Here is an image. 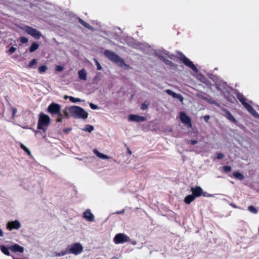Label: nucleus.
<instances>
[{
  "instance_id": "nucleus-1",
  "label": "nucleus",
  "mask_w": 259,
  "mask_h": 259,
  "mask_svg": "<svg viewBox=\"0 0 259 259\" xmlns=\"http://www.w3.org/2000/svg\"><path fill=\"white\" fill-rule=\"evenodd\" d=\"M70 115L76 119H86L88 113L82 108L77 106H72L68 108Z\"/></svg>"
},
{
  "instance_id": "nucleus-2",
  "label": "nucleus",
  "mask_w": 259,
  "mask_h": 259,
  "mask_svg": "<svg viewBox=\"0 0 259 259\" xmlns=\"http://www.w3.org/2000/svg\"><path fill=\"white\" fill-rule=\"evenodd\" d=\"M104 54L111 61L117 64L121 67L125 69H128L129 68V66L124 62L123 59L116 54L114 52L110 50H106L104 51Z\"/></svg>"
},
{
  "instance_id": "nucleus-3",
  "label": "nucleus",
  "mask_w": 259,
  "mask_h": 259,
  "mask_svg": "<svg viewBox=\"0 0 259 259\" xmlns=\"http://www.w3.org/2000/svg\"><path fill=\"white\" fill-rule=\"evenodd\" d=\"M50 123V117L44 113H40L38 119V128L41 130L45 132L47 130V127L49 125Z\"/></svg>"
},
{
  "instance_id": "nucleus-4",
  "label": "nucleus",
  "mask_w": 259,
  "mask_h": 259,
  "mask_svg": "<svg viewBox=\"0 0 259 259\" xmlns=\"http://www.w3.org/2000/svg\"><path fill=\"white\" fill-rule=\"evenodd\" d=\"M238 99L244 107L255 117L258 118L259 114L253 109L249 102L243 95H238Z\"/></svg>"
},
{
  "instance_id": "nucleus-5",
  "label": "nucleus",
  "mask_w": 259,
  "mask_h": 259,
  "mask_svg": "<svg viewBox=\"0 0 259 259\" xmlns=\"http://www.w3.org/2000/svg\"><path fill=\"white\" fill-rule=\"evenodd\" d=\"M20 28L35 39H39L42 36V34L39 30L30 26L24 25Z\"/></svg>"
},
{
  "instance_id": "nucleus-6",
  "label": "nucleus",
  "mask_w": 259,
  "mask_h": 259,
  "mask_svg": "<svg viewBox=\"0 0 259 259\" xmlns=\"http://www.w3.org/2000/svg\"><path fill=\"white\" fill-rule=\"evenodd\" d=\"M67 249L68 253L77 255L82 252L83 247L81 243L76 242L69 245Z\"/></svg>"
},
{
  "instance_id": "nucleus-7",
  "label": "nucleus",
  "mask_w": 259,
  "mask_h": 259,
  "mask_svg": "<svg viewBox=\"0 0 259 259\" xmlns=\"http://www.w3.org/2000/svg\"><path fill=\"white\" fill-rule=\"evenodd\" d=\"M113 241L115 244L123 243L130 241L129 237L123 233H119L115 235Z\"/></svg>"
},
{
  "instance_id": "nucleus-8",
  "label": "nucleus",
  "mask_w": 259,
  "mask_h": 259,
  "mask_svg": "<svg viewBox=\"0 0 259 259\" xmlns=\"http://www.w3.org/2000/svg\"><path fill=\"white\" fill-rule=\"evenodd\" d=\"M60 109V105L55 103L51 104L48 107L49 112L52 114H58L59 115H61Z\"/></svg>"
},
{
  "instance_id": "nucleus-9",
  "label": "nucleus",
  "mask_w": 259,
  "mask_h": 259,
  "mask_svg": "<svg viewBox=\"0 0 259 259\" xmlns=\"http://www.w3.org/2000/svg\"><path fill=\"white\" fill-rule=\"evenodd\" d=\"M180 119L182 123L185 124L187 126L189 127L192 126L190 118L185 113L183 112H180Z\"/></svg>"
},
{
  "instance_id": "nucleus-10",
  "label": "nucleus",
  "mask_w": 259,
  "mask_h": 259,
  "mask_svg": "<svg viewBox=\"0 0 259 259\" xmlns=\"http://www.w3.org/2000/svg\"><path fill=\"white\" fill-rule=\"evenodd\" d=\"M181 59L182 61V62L185 64V65L190 67L195 72H198L197 68L190 59H189L184 55L181 56Z\"/></svg>"
},
{
  "instance_id": "nucleus-11",
  "label": "nucleus",
  "mask_w": 259,
  "mask_h": 259,
  "mask_svg": "<svg viewBox=\"0 0 259 259\" xmlns=\"http://www.w3.org/2000/svg\"><path fill=\"white\" fill-rule=\"evenodd\" d=\"M82 217L87 221L93 222L95 220V215L92 212L90 209H86L82 213Z\"/></svg>"
},
{
  "instance_id": "nucleus-12",
  "label": "nucleus",
  "mask_w": 259,
  "mask_h": 259,
  "mask_svg": "<svg viewBox=\"0 0 259 259\" xmlns=\"http://www.w3.org/2000/svg\"><path fill=\"white\" fill-rule=\"evenodd\" d=\"M128 120L131 121L140 122L145 121L146 118L137 114H131L128 116Z\"/></svg>"
},
{
  "instance_id": "nucleus-13",
  "label": "nucleus",
  "mask_w": 259,
  "mask_h": 259,
  "mask_svg": "<svg viewBox=\"0 0 259 259\" xmlns=\"http://www.w3.org/2000/svg\"><path fill=\"white\" fill-rule=\"evenodd\" d=\"M191 191L192 194L195 197H200L201 195H203V189L199 186H196L195 187L191 188Z\"/></svg>"
},
{
  "instance_id": "nucleus-14",
  "label": "nucleus",
  "mask_w": 259,
  "mask_h": 259,
  "mask_svg": "<svg viewBox=\"0 0 259 259\" xmlns=\"http://www.w3.org/2000/svg\"><path fill=\"white\" fill-rule=\"evenodd\" d=\"M165 92L168 95L171 96L174 98L177 99L181 103H183L184 98L181 95L177 94L170 90H166Z\"/></svg>"
},
{
  "instance_id": "nucleus-15",
  "label": "nucleus",
  "mask_w": 259,
  "mask_h": 259,
  "mask_svg": "<svg viewBox=\"0 0 259 259\" xmlns=\"http://www.w3.org/2000/svg\"><path fill=\"white\" fill-rule=\"evenodd\" d=\"M93 152L100 159H104V160H109L111 158V157H110L107 155H105L102 153H101L98 150H97L96 149H94L93 150Z\"/></svg>"
},
{
  "instance_id": "nucleus-16",
  "label": "nucleus",
  "mask_w": 259,
  "mask_h": 259,
  "mask_svg": "<svg viewBox=\"0 0 259 259\" xmlns=\"http://www.w3.org/2000/svg\"><path fill=\"white\" fill-rule=\"evenodd\" d=\"M79 78L83 80H86L87 79V72L84 69H81L78 71Z\"/></svg>"
},
{
  "instance_id": "nucleus-17",
  "label": "nucleus",
  "mask_w": 259,
  "mask_h": 259,
  "mask_svg": "<svg viewBox=\"0 0 259 259\" xmlns=\"http://www.w3.org/2000/svg\"><path fill=\"white\" fill-rule=\"evenodd\" d=\"M7 228L11 231L16 228V221L10 222L7 224Z\"/></svg>"
},
{
  "instance_id": "nucleus-18",
  "label": "nucleus",
  "mask_w": 259,
  "mask_h": 259,
  "mask_svg": "<svg viewBox=\"0 0 259 259\" xmlns=\"http://www.w3.org/2000/svg\"><path fill=\"white\" fill-rule=\"evenodd\" d=\"M195 197L193 195H189L185 198V202L187 204H190L191 202L194 200Z\"/></svg>"
},
{
  "instance_id": "nucleus-19",
  "label": "nucleus",
  "mask_w": 259,
  "mask_h": 259,
  "mask_svg": "<svg viewBox=\"0 0 259 259\" xmlns=\"http://www.w3.org/2000/svg\"><path fill=\"white\" fill-rule=\"evenodd\" d=\"M157 55L159 57V58L163 60V61H165V56H166V57H167L168 58H172V55L169 54L168 53H166V52H164L163 53V54H157Z\"/></svg>"
},
{
  "instance_id": "nucleus-20",
  "label": "nucleus",
  "mask_w": 259,
  "mask_h": 259,
  "mask_svg": "<svg viewBox=\"0 0 259 259\" xmlns=\"http://www.w3.org/2000/svg\"><path fill=\"white\" fill-rule=\"evenodd\" d=\"M39 48V44L36 42H33L29 48V52L32 53L36 51Z\"/></svg>"
},
{
  "instance_id": "nucleus-21",
  "label": "nucleus",
  "mask_w": 259,
  "mask_h": 259,
  "mask_svg": "<svg viewBox=\"0 0 259 259\" xmlns=\"http://www.w3.org/2000/svg\"><path fill=\"white\" fill-rule=\"evenodd\" d=\"M234 177L236 179L242 180L244 178V177L240 172L238 171H235L233 174Z\"/></svg>"
},
{
  "instance_id": "nucleus-22",
  "label": "nucleus",
  "mask_w": 259,
  "mask_h": 259,
  "mask_svg": "<svg viewBox=\"0 0 259 259\" xmlns=\"http://www.w3.org/2000/svg\"><path fill=\"white\" fill-rule=\"evenodd\" d=\"M37 63V60L36 59H33L32 60H31L28 65V67L29 68H34V66L35 65H36Z\"/></svg>"
},
{
  "instance_id": "nucleus-23",
  "label": "nucleus",
  "mask_w": 259,
  "mask_h": 259,
  "mask_svg": "<svg viewBox=\"0 0 259 259\" xmlns=\"http://www.w3.org/2000/svg\"><path fill=\"white\" fill-rule=\"evenodd\" d=\"M94 130V126L91 125H90V124L86 125L84 128H82V131H85V132H91Z\"/></svg>"
},
{
  "instance_id": "nucleus-24",
  "label": "nucleus",
  "mask_w": 259,
  "mask_h": 259,
  "mask_svg": "<svg viewBox=\"0 0 259 259\" xmlns=\"http://www.w3.org/2000/svg\"><path fill=\"white\" fill-rule=\"evenodd\" d=\"M1 250L6 255H9L10 252L9 251V248L5 246H1Z\"/></svg>"
},
{
  "instance_id": "nucleus-25",
  "label": "nucleus",
  "mask_w": 259,
  "mask_h": 259,
  "mask_svg": "<svg viewBox=\"0 0 259 259\" xmlns=\"http://www.w3.org/2000/svg\"><path fill=\"white\" fill-rule=\"evenodd\" d=\"M21 148L24 150V152H26L28 155H31V152L30 150L24 145L21 144H20Z\"/></svg>"
},
{
  "instance_id": "nucleus-26",
  "label": "nucleus",
  "mask_w": 259,
  "mask_h": 259,
  "mask_svg": "<svg viewBox=\"0 0 259 259\" xmlns=\"http://www.w3.org/2000/svg\"><path fill=\"white\" fill-rule=\"evenodd\" d=\"M225 116L226 118H227L229 120L233 121L235 122V119L234 118V117L232 115V114L228 111L226 112V115Z\"/></svg>"
},
{
  "instance_id": "nucleus-27",
  "label": "nucleus",
  "mask_w": 259,
  "mask_h": 259,
  "mask_svg": "<svg viewBox=\"0 0 259 259\" xmlns=\"http://www.w3.org/2000/svg\"><path fill=\"white\" fill-rule=\"evenodd\" d=\"M48 70V67L46 65H42L38 67V71L42 74L45 73Z\"/></svg>"
},
{
  "instance_id": "nucleus-28",
  "label": "nucleus",
  "mask_w": 259,
  "mask_h": 259,
  "mask_svg": "<svg viewBox=\"0 0 259 259\" xmlns=\"http://www.w3.org/2000/svg\"><path fill=\"white\" fill-rule=\"evenodd\" d=\"M248 209L252 213L254 214H256L257 213V210L255 207L253 206H249L248 207Z\"/></svg>"
},
{
  "instance_id": "nucleus-29",
  "label": "nucleus",
  "mask_w": 259,
  "mask_h": 259,
  "mask_svg": "<svg viewBox=\"0 0 259 259\" xmlns=\"http://www.w3.org/2000/svg\"><path fill=\"white\" fill-rule=\"evenodd\" d=\"M70 101L72 102V103H77V102H81L82 101L81 99H80L79 98H74L73 97H71V98H70Z\"/></svg>"
},
{
  "instance_id": "nucleus-30",
  "label": "nucleus",
  "mask_w": 259,
  "mask_h": 259,
  "mask_svg": "<svg viewBox=\"0 0 259 259\" xmlns=\"http://www.w3.org/2000/svg\"><path fill=\"white\" fill-rule=\"evenodd\" d=\"M223 171L228 172L231 170V167L230 166H224L221 167Z\"/></svg>"
},
{
  "instance_id": "nucleus-31",
  "label": "nucleus",
  "mask_w": 259,
  "mask_h": 259,
  "mask_svg": "<svg viewBox=\"0 0 259 259\" xmlns=\"http://www.w3.org/2000/svg\"><path fill=\"white\" fill-rule=\"evenodd\" d=\"M79 22L84 27H85L87 28H90V29H92V27H91L90 26V25H89L87 23H86L85 22L83 21V20L80 19L79 20Z\"/></svg>"
},
{
  "instance_id": "nucleus-32",
  "label": "nucleus",
  "mask_w": 259,
  "mask_h": 259,
  "mask_svg": "<svg viewBox=\"0 0 259 259\" xmlns=\"http://www.w3.org/2000/svg\"><path fill=\"white\" fill-rule=\"evenodd\" d=\"M21 44H26L28 42V39L25 37H22L20 38Z\"/></svg>"
},
{
  "instance_id": "nucleus-33",
  "label": "nucleus",
  "mask_w": 259,
  "mask_h": 259,
  "mask_svg": "<svg viewBox=\"0 0 259 259\" xmlns=\"http://www.w3.org/2000/svg\"><path fill=\"white\" fill-rule=\"evenodd\" d=\"M94 60L96 64L97 67V70H101L102 69V66L100 65V63L98 62V61L96 59H94Z\"/></svg>"
},
{
  "instance_id": "nucleus-34",
  "label": "nucleus",
  "mask_w": 259,
  "mask_h": 259,
  "mask_svg": "<svg viewBox=\"0 0 259 259\" xmlns=\"http://www.w3.org/2000/svg\"><path fill=\"white\" fill-rule=\"evenodd\" d=\"M55 70L58 72H61L64 70V67L60 65H56L55 67Z\"/></svg>"
},
{
  "instance_id": "nucleus-35",
  "label": "nucleus",
  "mask_w": 259,
  "mask_h": 259,
  "mask_svg": "<svg viewBox=\"0 0 259 259\" xmlns=\"http://www.w3.org/2000/svg\"><path fill=\"white\" fill-rule=\"evenodd\" d=\"M16 51V48L14 47H11L10 49L8 51L7 53L9 55L12 54Z\"/></svg>"
},
{
  "instance_id": "nucleus-36",
  "label": "nucleus",
  "mask_w": 259,
  "mask_h": 259,
  "mask_svg": "<svg viewBox=\"0 0 259 259\" xmlns=\"http://www.w3.org/2000/svg\"><path fill=\"white\" fill-rule=\"evenodd\" d=\"M90 106L91 108L93 110H96L98 108V107L97 105H96L92 103H90Z\"/></svg>"
},
{
  "instance_id": "nucleus-37",
  "label": "nucleus",
  "mask_w": 259,
  "mask_h": 259,
  "mask_svg": "<svg viewBox=\"0 0 259 259\" xmlns=\"http://www.w3.org/2000/svg\"><path fill=\"white\" fill-rule=\"evenodd\" d=\"M24 248L22 246L17 245V252H23L24 251Z\"/></svg>"
},
{
  "instance_id": "nucleus-38",
  "label": "nucleus",
  "mask_w": 259,
  "mask_h": 259,
  "mask_svg": "<svg viewBox=\"0 0 259 259\" xmlns=\"http://www.w3.org/2000/svg\"><path fill=\"white\" fill-rule=\"evenodd\" d=\"M141 108L143 110H145L148 108V105L146 103H142Z\"/></svg>"
},
{
  "instance_id": "nucleus-39",
  "label": "nucleus",
  "mask_w": 259,
  "mask_h": 259,
  "mask_svg": "<svg viewBox=\"0 0 259 259\" xmlns=\"http://www.w3.org/2000/svg\"><path fill=\"white\" fill-rule=\"evenodd\" d=\"M67 253H68V250H67L66 251H62V252H60L59 253L57 254V255L59 256H63V255L66 254Z\"/></svg>"
},
{
  "instance_id": "nucleus-40",
  "label": "nucleus",
  "mask_w": 259,
  "mask_h": 259,
  "mask_svg": "<svg viewBox=\"0 0 259 259\" xmlns=\"http://www.w3.org/2000/svg\"><path fill=\"white\" fill-rule=\"evenodd\" d=\"M10 249L11 251H12L13 252H16V245H14L13 246H11L10 247Z\"/></svg>"
},
{
  "instance_id": "nucleus-41",
  "label": "nucleus",
  "mask_w": 259,
  "mask_h": 259,
  "mask_svg": "<svg viewBox=\"0 0 259 259\" xmlns=\"http://www.w3.org/2000/svg\"><path fill=\"white\" fill-rule=\"evenodd\" d=\"M224 157V155L222 153H218L217 155V158L219 159H221Z\"/></svg>"
},
{
  "instance_id": "nucleus-42",
  "label": "nucleus",
  "mask_w": 259,
  "mask_h": 259,
  "mask_svg": "<svg viewBox=\"0 0 259 259\" xmlns=\"http://www.w3.org/2000/svg\"><path fill=\"white\" fill-rule=\"evenodd\" d=\"M203 196L207 197H213L212 194H207L206 192H203Z\"/></svg>"
},
{
  "instance_id": "nucleus-43",
  "label": "nucleus",
  "mask_w": 259,
  "mask_h": 259,
  "mask_svg": "<svg viewBox=\"0 0 259 259\" xmlns=\"http://www.w3.org/2000/svg\"><path fill=\"white\" fill-rule=\"evenodd\" d=\"M124 212V210H122L121 211H117L115 213L116 214H121V213H123Z\"/></svg>"
},
{
  "instance_id": "nucleus-44",
  "label": "nucleus",
  "mask_w": 259,
  "mask_h": 259,
  "mask_svg": "<svg viewBox=\"0 0 259 259\" xmlns=\"http://www.w3.org/2000/svg\"><path fill=\"white\" fill-rule=\"evenodd\" d=\"M4 236V233L2 231V230L0 228V237H3Z\"/></svg>"
},
{
  "instance_id": "nucleus-45",
  "label": "nucleus",
  "mask_w": 259,
  "mask_h": 259,
  "mask_svg": "<svg viewBox=\"0 0 259 259\" xmlns=\"http://www.w3.org/2000/svg\"><path fill=\"white\" fill-rule=\"evenodd\" d=\"M71 96H67V95H65L64 96V99H69L70 100V98H71Z\"/></svg>"
},
{
  "instance_id": "nucleus-46",
  "label": "nucleus",
  "mask_w": 259,
  "mask_h": 259,
  "mask_svg": "<svg viewBox=\"0 0 259 259\" xmlns=\"http://www.w3.org/2000/svg\"><path fill=\"white\" fill-rule=\"evenodd\" d=\"M197 142L195 140H193V141H192L191 142V143L192 144V145H195L196 144H197Z\"/></svg>"
},
{
  "instance_id": "nucleus-47",
  "label": "nucleus",
  "mask_w": 259,
  "mask_h": 259,
  "mask_svg": "<svg viewBox=\"0 0 259 259\" xmlns=\"http://www.w3.org/2000/svg\"><path fill=\"white\" fill-rule=\"evenodd\" d=\"M209 118V116L207 115V116H204V120L205 121H207L208 120V119Z\"/></svg>"
},
{
  "instance_id": "nucleus-48",
  "label": "nucleus",
  "mask_w": 259,
  "mask_h": 259,
  "mask_svg": "<svg viewBox=\"0 0 259 259\" xmlns=\"http://www.w3.org/2000/svg\"><path fill=\"white\" fill-rule=\"evenodd\" d=\"M230 205L232 206L234 208H237L238 207L235 204H234L233 203H231Z\"/></svg>"
},
{
  "instance_id": "nucleus-49",
  "label": "nucleus",
  "mask_w": 259,
  "mask_h": 259,
  "mask_svg": "<svg viewBox=\"0 0 259 259\" xmlns=\"http://www.w3.org/2000/svg\"><path fill=\"white\" fill-rule=\"evenodd\" d=\"M62 120V118H59L57 119V122H61Z\"/></svg>"
},
{
  "instance_id": "nucleus-50",
  "label": "nucleus",
  "mask_w": 259,
  "mask_h": 259,
  "mask_svg": "<svg viewBox=\"0 0 259 259\" xmlns=\"http://www.w3.org/2000/svg\"><path fill=\"white\" fill-rule=\"evenodd\" d=\"M127 152L130 155L132 154V151L129 149H127Z\"/></svg>"
},
{
  "instance_id": "nucleus-51",
  "label": "nucleus",
  "mask_w": 259,
  "mask_h": 259,
  "mask_svg": "<svg viewBox=\"0 0 259 259\" xmlns=\"http://www.w3.org/2000/svg\"><path fill=\"white\" fill-rule=\"evenodd\" d=\"M17 229H18L20 227V224L18 222H17Z\"/></svg>"
},
{
  "instance_id": "nucleus-52",
  "label": "nucleus",
  "mask_w": 259,
  "mask_h": 259,
  "mask_svg": "<svg viewBox=\"0 0 259 259\" xmlns=\"http://www.w3.org/2000/svg\"><path fill=\"white\" fill-rule=\"evenodd\" d=\"M15 112H16L15 110V109H14V110H13V116H14V115H15Z\"/></svg>"
},
{
  "instance_id": "nucleus-53",
  "label": "nucleus",
  "mask_w": 259,
  "mask_h": 259,
  "mask_svg": "<svg viewBox=\"0 0 259 259\" xmlns=\"http://www.w3.org/2000/svg\"><path fill=\"white\" fill-rule=\"evenodd\" d=\"M65 114L66 115V116H68V114L67 113V112H65Z\"/></svg>"
},
{
  "instance_id": "nucleus-54",
  "label": "nucleus",
  "mask_w": 259,
  "mask_h": 259,
  "mask_svg": "<svg viewBox=\"0 0 259 259\" xmlns=\"http://www.w3.org/2000/svg\"><path fill=\"white\" fill-rule=\"evenodd\" d=\"M258 233H259V227H258Z\"/></svg>"
},
{
  "instance_id": "nucleus-55",
  "label": "nucleus",
  "mask_w": 259,
  "mask_h": 259,
  "mask_svg": "<svg viewBox=\"0 0 259 259\" xmlns=\"http://www.w3.org/2000/svg\"><path fill=\"white\" fill-rule=\"evenodd\" d=\"M14 259H15V258H14Z\"/></svg>"
}]
</instances>
